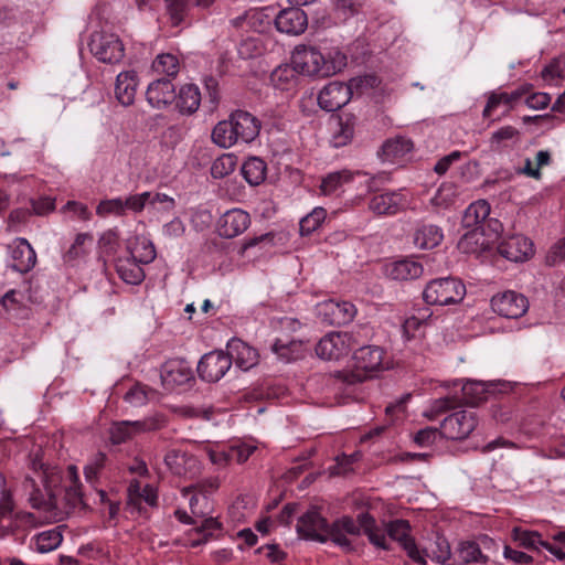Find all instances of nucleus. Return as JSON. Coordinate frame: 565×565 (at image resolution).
<instances>
[{"instance_id": "0e129e2a", "label": "nucleus", "mask_w": 565, "mask_h": 565, "mask_svg": "<svg viewBox=\"0 0 565 565\" xmlns=\"http://www.w3.org/2000/svg\"><path fill=\"white\" fill-rule=\"evenodd\" d=\"M204 87L206 90V103L210 105V110H214L220 103L218 82L213 76H209L204 79Z\"/></svg>"}, {"instance_id": "473e14b6", "label": "nucleus", "mask_w": 565, "mask_h": 565, "mask_svg": "<svg viewBox=\"0 0 565 565\" xmlns=\"http://www.w3.org/2000/svg\"><path fill=\"white\" fill-rule=\"evenodd\" d=\"M414 148L413 141L406 137L397 136L387 139L379 152L383 161L395 162L405 157Z\"/></svg>"}, {"instance_id": "680f3d73", "label": "nucleus", "mask_w": 565, "mask_h": 565, "mask_svg": "<svg viewBox=\"0 0 565 565\" xmlns=\"http://www.w3.org/2000/svg\"><path fill=\"white\" fill-rule=\"evenodd\" d=\"M124 399L134 407L142 406L148 401L145 386L135 384L124 396Z\"/></svg>"}, {"instance_id": "79ce46f5", "label": "nucleus", "mask_w": 565, "mask_h": 565, "mask_svg": "<svg viewBox=\"0 0 565 565\" xmlns=\"http://www.w3.org/2000/svg\"><path fill=\"white\" fill-rule=\"evenodd\" d=\"M420 553L425 559L428 557L439 564H445L451 555L450 545L448 541L443 536H437L434 545L429 550L425 548Z\"/></svg>"}, {"instance_id": "6ab92c4d", "label": "nucleus", "mask_w": 565, "mask_h": 565, "mask_svg": "<svg viewBox=\"0 0 565 565\" xmlns=\"http://www.w3.org/2000/svg\"><path fill=\"white\" fill-rule=\"evenodd\" d=\"M406 206L407 200L398 191L375 194L369 202V209L376 215H395Z\"/></svg>"}, {"instance_id": "5701e85b", "label": "nucleus", "mask_w": 565, "mask_h": 565, "mask_svg": "<svg viewBox=\"0 0 565 565\" xmlns=\"http://www.w3.org/2000/svg\"><path fill=\"white\" fill-rule=\"evenodd\" d=\"M146 99L157 109L166 108L175 99V87L170 78H158L148 85Z\"/></svg>"}, {"instance_id": "052dcab7", "label": "nucleus", "mask_w": 565, "mask_h": 565, "mask_svg": "<svg viewBox=\"0 0 565 565\" xmlns=\"http://www.w3.org/2000/svg\"><path fill=\"white\" fill-rule=\"evenodd\" d=\"M106 455L104 452H97L85 466L84 473L88 481H93L97 478L99 471L104 468L106 462Z\"/></svg>"}, {"instance_id": "c9c22d12", "label": "nucleus", "mask_w": 565, "mask_h": 565, "mask_svg": "<svg viewBox=\"0 0 565 565\" xmlns=\"http://www.w3.org/2000/svg\"><path fill=\"white\" fill-rule=\"evenodd\" d=\"M490 204L486 200L471 203L462 216V225L467 228L482 227L490 214Z\"/></svg>"}, {"instance_id": "f704fd0d", "label": "nucleus", "mask_w": 565, "mask_h": 565, "mask_svg": "<svg viewBox=\"0 0 565 565\" xmlns=\"http://www.w3.org/2000/svg\"><path fill=\"white\" fill-rule=\"evenodd\" d=\"M441 230L433 224H423L414 233V244L420 249H431L443 241Z\"/></svg>"}, {"instance_id": "2eb2a0df", "label": "nucleus", "mask_w": 565, "mask_h": 565, "mask_svg": "<svg viewBox=\"0 0 565 565\" xmlns=\"http://www.w3.org/2000/svg\"><path fill=\"white\" fill-rule=\"evenodd\" d=\"M160 377L162 385L172 390L194 380L190 363L185 359H171L161 366Z\"/></svg>"}, {"instance_id": "423d86ee", "label": "nucleus", "mask_w": 565, "mask_h": 565, "mask_svg": "<svg viewBox=\"0 0 565 565\" xmlns=\"http://www.w3.org/2000/svg\"><path fill=\"white\" fill-rule=\"evenodd\" d=\"M465 295V285L459 279L447 277L430 280L423 291V299L427 305L447 306L460 302Z\"/></svg>"}, {"instance_id": "2f4dec72", "label": "nucleus", "mask_w": 565, "mask_h": 565, "mask_svg": "<svg viewBox=\"0 0 565 565\" xmlns=\"http://www.w3.org/2000/svg\"><path fill=\"white\" fill-rule=\"evenodd\" d=\"M530 92V87L524 85L511 93L500 92V93H491L488 97L487 105L483 109L482 116L484 118H489L492 111L498 108L501 104L509 106L510 110L514 104H516L522 97L527 95Z\"/></svg>"}, {"instance_id": "a878e982", "label": "nucleus", "mask_w": 565, "mask_h": 565, "mask_svg": "<svg viewBox=\"0 0 565 565\" xmlns=\"http://www.w3.org/2000/svg\"><path fill=\"white\" fill-rule=\"evenodd\" d=\"M361 530L362 526L359 522L356 524V522L351 516L345 515L337 519L331 524L330 540L338 546L342 547L344 551L352 552L353 547L351 541L345 536V533L351 535H359Z\"/></svg>"}, {"instance_id": "a211bd4d", "label": "nucleus", "mask_w": 565, "mask_h": 565, "mask_svg": "<svg viewBox=\"0 0 565 565\" xmlns=\"http://www.w3.org/2000/svg\"><path fill=\"white\" fill-rule=\"evenodd\" d=\"M351 99V90L342 82H330L318 95V104L326 111H335Z\"/></svg>"}, {"instance_id": "13d9d810", "label": "nucleus", "mask_w": 565, "mask_h": 565, "mask_svg": "<svg viewBox=\"0 0 565 565\" xmlns=\"http://www.w3.org/2000/svg\"><path fill=\"white\" fill-rule=\"evenodd\" d=\"M96 213L99 216H106L108 214L125 215L124 200L120 198L103 200L99 202L96 209Z\"/></svg>"}, {"instance_id": "9b49d317", "label": "nucleus", "mask_w": 565, "mask_h": 565, "mask_svg": "<svg viewBox=\"0 0 565 565\" xmlns=\"http://www.w3.org/2000/svg\"><path fill=\"white\" fill-rule=\"evenodd\" d=\"M492 310L501 317L508 319H519L529 310L527 298L514 290L498 292L491 298Z\"/></svg>"}, {"instance_id": "69168bd1", "label": "nucleus", "mask_w": 565, "mask_h": 565, "mask_svg": "<svg viewBox=\"0 0 565 565\" xmlns=\"http://www.w3.org/2000/svg\"><path fill=\"white\" fill-rule=\"evenodd\" d=\"M151 198V192H143L140 194L129 195L124 200L125 212L130 210L135 213H139L143 210L146 204Z\"/></svg>"}, {"instance_id": "7ed1b4c3", "label": "nucleus", "mask_w": 565, "mask_h": 565, "mask_svg": "<svg viewBox=\"0 0 565 565\" xmlns=\"http://www.w3.org/2000/svg\"><path fill=\"white\" fill-rule=\"evenodd\" d=\"M384 351L377 345L361 347L354 352V369L335 371L333 377L353 385L372 379L376 372L383 369Z\"/></svg>"}, {"instance_id": "e433bc0d", "label": "nucleus", "mask_w": 565, "mask_h": 565, "mask_svg": "<svg viewBox=\"0 0 565 565\" xmlns=\"http://www.w3.org/2000/svg\"><path fill=\"white\" fill-rule=\"evenodd\" d=\"M266 162L258 157L248 158L242 166V174L250 185L260 184L266 178Z\"/></svg>"}, {"instance_id": "b1692460", "label": "nucleus", "mask_w": 565, "mask_h": 565, "mask_svg": "<svg viewBox=\"0 0 565 565\" xmlns=\"http://www.w3.org/2000/svg\"><path fill=\"white\" fill-rule=\"evenodd\" d=\"M227 356L243 371H248L258 364V352L241 339L233 338L227 343Z\"/></svg>"}, {"instance_id": "4d7b16f0", "label": "nucleus", "mask_w": 565, "mask_h": 565, "mask_svg": "<svg viewBox=\"0 0 565 565\" xmlns=\"http://www.w3.org/2000/svg\"><path fill=\"white\" fill-rule=\"evenodd\" d=\"M222 529V524L214 518H207L203 520L202 524L195 529V532L199 534H203V537L200 540H195L191 543L192 546H199L205 542H207L211 537H213L214 531H220Z\"/></svg>"}, {"instance_id": "58836bf2", "label": "nucleus", "mask_w": 565, "mask_h": 565, "mask_svg": "<svg viewBox=\"0 0 565 565\" xmlns=\"http://www.w3.org/2000/svg\"><path fill=\"white\" fill-rule=\"evenodd\" d=\"M152 70L157 74L166 75V78H174L180 71L179 60L170 53L159 54L152 63Z\"/></svg>"}, {"instance_id": "774afa93", "label": "nucleus", "mask_w": 565, "mask_h": 565, "mask_svg": "<svg viewBox=\"0 0 565 565\" xmlns=\"http://www.w3.org/2000/svg\"><path fill=\"white\" fill-rule=\"evenodd\" d=\"M256 447L249 445H234L228 447L230 450V459L232 461H236L237 463L245 462L250 455L255 451Z\"/></svg>"}, {"instance_id": "a18cd8bd", "label": "nucleus", "mask_w": 565, "mask_h": 565, "mask_svg": "<svg viewBox=\"0 0 565 565\" xmlns=\"http://www.w3.org/2000/svg\"><path fill=\"white\" fill-rule=\"evenodd\" d=\"M327 212L323 207H316L311 213L300 220L299 231L302 236L310 235L324 221Z\"/></svg>"}, {"instance_id": "6e6d98bb", "label": "nucleus", "mask_w": 565, "mask_h": 565, "mask_svg": "<svg viewBox=\"0 0 565 565\" xmlns=\"http://www.w3.org/2000/svg\"><path fill=\"white\" fill-rule=\"evenodd\" d=\"M220 487V479L217 477H210L205 478L203 480H200L189 487H185L183 489V493L188 494L190 492H196L202 495H206L209 493H212L216 491Z\"/></svg>"}, {"instance_id": "c756f323", "label": "nucleus", "mask_w": 565, "mask_h": 565, "mask_svg": "<svg viewBox=\"0 0 565 565\" xmlns=\"http://www.w3.org/2000/svg\"><path fill=\"white\" fill-rule=\"evenodd\" d=\"M423 265L414 259L405 258L386 265V275L394 280H412L423 275Z\"/></svg>"}, {"instance_id": "e2e57ef3", "label": "nucleus", "mask_w": 565, "mask_h": 565, "mask_svg": "<svg viewBox=\"0 0 565 565\" xmlns=\"http://www.w3.org/2000/svg\"><path fill=\"white\" fill-rule=\"evenodd\" d=\"M204 87L206 90V103L210 105V110H214L220 103L218 82L213 76H209L204 79Z\"/></svg>"}, {"instance_id": "72a5a7b5", "label": "nucleus", "mask_w": 565, "mask_h": 565, "mask_svg": "<svg viewBox=\"0 0 565 565\" xmlns=\"http://www.w3.org/2000/svg\"><path fill=\"white\" fill-rule=\"evenodd\" d=\"M116 271L127 284L138 285L145 279V271L135 256L128 255L116 260Z\"/></svg>"}, {"instance_id": "c85d7f7f", "label": "nucleus", "mask_w": 565, "mask_h": 565, "mask_svg": "<svg viewBox=\"0 0 565 565\" xmlns=\"http://www.w3.org/2000/svg\"><path fill=\"white\" fill-rule=\"evenodd\" d=\"M356 521L362 526L363 533L374 546L382 550L391 548L386 539L387 531L385 524H383V526H379L375 519L369 512L360 513Z\"/></svg>"}, {"instance_id": "cd10ccee", "label": "nucleus", "mask_w": 565, "mask_h": 565, "mask_svg": "<svg viewBox=\"0 0 565 565\" xmlns=\"http://www.w3.org/2000/svg\"><path fill=\"white\" fill-rule=\"evenodd\" d=\"M202 100L201 92L195 84L188 83L175 93L174 105L181 115H193L198 111Z\"/></svg>"}, {"instance_id": "ea45409f", "label": "nucleus", "mask_w": 565, "mask_h": 565, "mask_svg": "<svg viewBox=\"0 0 565 565\" xmlns=\"http://www.w3.org/2000/svg\"><path fill=\"white\" fill-rule=\"evenodd\" d=\"M457 554L459 559L465 564L488 562V556L482 554L479 544L476 542H461L458 546Z\"/></svg>"}, {"instance_id": "1a4fd4ad", "label": "nucleus", "mask_w": 565, "mask_h": 565, "mask_svg": "<svg viewBox=\"0 0 565 565\" xmlns=\"http://www.w3.org/2000/svg\"><path fill=\"white\" fill-rule=\"evenodd\" d=\"M478 425L475 412L458 411L447 416L440 425V434L451 440H462L470 436Z\"/></svg>"}, {"instance_id": "37998d69", "label": "nucleus", "mask_w": 565, "mask_h": 565, "mask_svg": "<svg viewBox=\"0 0 565 565\" xmlns=\"http://www.w3.org/2000/svg\"><path fill=\"white\" fill-rule=\"evenodd\" d=\"M63 541V535L58 529L41 532L36 535L35 545L40 553H47L57 548Z\"/></svg>"}, {"instance_id": "6e6552de", "label": "nucleus", "mask_w": 565, "mask_h": 565, "mask_svg": "<svg viewBox=\"0 0 565 565\" xmlns=\"http://www.w3.org/2000/svg\"><path fill=\"white\" fill-rule=\"evenodd\" d=\"M90 53L103 63H119L125 56V46L117 34L96 31L88 42Z\"/></svg>"}, {"instance_id": "20e7f679", "label": "nucleus", "mask_w": 565, "mask_h": 565, "mask_svg": "<svg viewBox=\"0 0 565 565\" xmlns=\"http://www.w3.org/2000/svg\"><path fill=\"white\" fill-rule=\"evenodd\" d=\"M445 385L461 386V396L450 395L438 398L434 403V409L438 413L454 409L461 405H469L472 407L479 406L481 403L488 401L493 393V384L482 381H466L461 383L460 380L446 382Z\"/></svg>"}, {"instance_id": "9d476101", "label": "nucleus", "mask_w": 565, "mask_h": 565, "mask_svg": "<svg viewBox=\"0 0 565 565\" xmlns=\"http://www.w3.org/2000/svg\"><path fill=\"white\" fill-rule=\"evenodd\" d=\"M355 340L348 332H329L316 345V353L323 360H339L350 353Z\"/></svg>"}, {"instance_id": "39448f33", "label": "nucleus", "mask_w": 565, "mask_h": 565, "mask_svg": "<svg viewBox=\"0 0 565 565\" xmlns=\"http://www.w3.org/2000/svg\"><path fill=\"white\" fill-rule=\"evenodd\" d=\"M168 425L163 414H154L142 420L114 422L109 428V439L113 445H120L141 433L157 431Z\"/></svg>"}, {"instance_id": "8fccbe9b", "label": "nucleus", "mask_w": 565, "mask_h": 565, "mask_svg": "<svg viewBox=\"0 0 565 565\" xmlns=\"http://www.w3.org/2000/svg\"><path fill=\"white\" fill-rule=\"evenodd\" d=\"M268 10V8L254 10L246 15L248 25L256 32H265L270 26L271 22H274V18L267 13Z\"/></svg>"}, {"instance_id": "864d4df0", "label": "nucleus", "mask_w": 565, "mask_h": 565, "mask_svg": "<svg viewBox=\"0 0 565 565\" xmlns=\"http://www.w3.org/2000/svg\"><path fill=\"white\" fill-rule=\"evenodd\" d=\"M129 255L140 264H149L156 258V249L151 242L141 241L129 249Z\"/></svg>"}, {"instance_id": "49530a36", "label": "nucleus", "mask_w": 565, "mask_h": 565, "mask_svg": "<svg viewBox=\"0 0 565 565\" xmlns=\"http://www.w3.org/2000/svg\"><path fill=\"white\" fill-rule=\"evenodd\" d=\"M520 131L513 126H504L494 131L490 139L489 145L492 151H499L502 147L507 146V142L518 138Z\"/></svg>"}, {"instance_id": "bf43d9fd", "label": "nucleus", "mask_w": 565, "mask_h": 565, "mask_svg": "<svg viewBox=\"0 0 565 565\" xmlns=\"http://www.w3.org/2000/svg\"><path fill=\"white\" fill-rule=\"evenodd\" d=\"M167 4L168 13L171 18L172 24H180L186 13L188 2L186 0H164Z\"/></svg>"}, {"instance_id": "338daca9", "label": "nucleus", "mask_w": 565, "mask_h": 565, "mask_svg": "<svg viewBox=\"0 0 565 565\" xmlns=\"http://www.w3.org/2000/svg\"><path fill=\"white\" fill-rule=\"evenodd\" d=\"M565 259V237L558 239L547 252L545 263L555 266Z\"/></svg>"}, {"instance_id": "ddd939ff", "label": "nucleus", "mask_w": 565, "mask_h": 565, "mask_svg": "<svg viewBox=\"0 0 565 565\" xmlns=\"http://www.w3.org/2000/svg\"><path fill=\"white\" fill-rule=\"evenodd\" d=\"M231 369V358L224 351H212L204 354L198 363V374L202 381L215 383Z\"/></svg>"}, {"instance_id": "393cba45", "label": "nucleus", "mask_w": 565, "mask_h": 565, "mask_svg": "<svg viewBox=\"0 0 565 565\" xmlns=\"http://www.w3.org/2000/svg\"><path fill=\"white\" fill-rule=\"evenodd\" d=\"M13 270L25 274L29 273L36 264V254L30 243L22 237L14 241L11 250Z\"/></svg>"}, {"instance_id": "de8ad7c7", "label": "nucleus", "mask_w": 565, "mask_h": 565, "mask_svg": "<svg viewBox=\"0 0 565 565\" xmlns=\"http://www.w3.org/2000/svg\"><path fill=\"white\" fill-rule=\"evenodd\" d=\"M297 71L295 65H280L275 68L270 75V81L275 87L284 90L288 85L295 81Z\"/></svg>"}, {"instance_id": "f03ea898", "label": "nucleus", "mask_w": 565, "mask_h": 565, "mask_svg": "<svg viewBox=\"0 0 565 565\" xmlns=\"http://www.w3.org/2000/svg\"><path fill=\"white\" fill-rule=\"evenodd\" d=\"M291 63L301 75L324 78L347 66V55L339 50L323 54L313 46L300 45L292 52Z\"/></svg>"}, {"instance_id": "bb28decb", "label": "nucleus", "mask_w": 565, "mask_h": 565, "mask_svg": "<svg viewBox=\"0 0 565 565\" xmlns=\"http://www.w3.org/2000/svg\"><path fill=\"white\" fill-rule=\"evenodd\" d=\"M458 248L465 254L480 255L492 248V239L487 238L483 226L475 227L461 236L458 242Z\"/></svg>"}, {"instance_id": "aec40b11", "label": "nucleus", "mask_w": 565, "mask_h": 565, "mask_svg": "<svg viewBox=\"0 0 565 565\" xmlns=\"http://www.w3.org/2000/svg\"><path fill=\"white\" fill-rule=\"evenodd\" d=\"M230 121L238 141L252 142L259 135L260 121L246 110L237 109L230 116Z\"/></svg>"}, {"instance_id": "412c9836", "label": "nucleus", "mask_w": 565, "mask_h": 565, "mask_svg": "<svg viewBox=\"0 0 565 565\" xmlns=\"http://www.w3.org/2000/svg\"><path fill=\"white\" fill-rule=\"evenodd\" d=\"M499 254L511 262H524L533 255V243L523 235H513L498 245Z\"/></svg>"}, {"instance_id": "4468645a", "label": "nucleus", "mask_w": 565, "mask_h": 565, "mask_svg": "<svg viewBox=\"0 0 565 565\" xmlns=\"http://www.w3.org/2000/svg\"><path fill=\"white\" fill-rule=\"evenodd\" d=\"M318 315L321 321L327 324L343 326L354 319L356 309L349 301L330 299L318 305Z\"/></svg>"}, {"instance_id": "4be33fe9", "label": "nucleus", "mask_w": 565, "mask_h": 565, "mask_svg": "<svg viewBox=\"0 0 565 565\" xmlns=\"http://www.w3.org/2000/svg\"><path fill=\"white\" fill-rule=\"evenodd\" d=\"M249 225V214L241 209H233L222 215L218 234L225 238H233L243 234Z\"/></svg>"}, {"instance_id": "7c9ffc66", "label": "nucleus", "mask_w": 565, "mask_h": 565, "mask_svg": "<svg viewBox=\"0 0 565 565\" xmlns=\"http://www.w3.org/2000/svg\"><path fill=\"white\" fill-rule=\"evenodd\" d=\"M137 85V73L135 71H125L117 75L115 95L121 105L130 106L134 104Z\"/></svg>"}, {"instance_id": "c03bdc74", "label": "nucleus", "mask_w": 565, "mask_h": 565, "mask_svg": "<svg viewBox=\"0 0 565 565\" xmlns=\"http://www.w3.org/2000/svg\"><path fill=\"white\" fill-rule=\"evenodd\" d=\"M237 158L232 153H223L216 158L211 167V175L214 179H223L231 174L236 167Z\"/></svg>"}, {"instance_id": "3c124183", "label": "nucleus", "mask_w": 565, "mask_h": 565, "mask_svg": "<svg viewBox=\"0 0 565 565\" xmlns=\"http://www.w3.org/2000/svg\"><path fill=\"white\" fill-rule=\"evenodd\" d=\"M86 242H93V236L88 233H79L76 235L74 243L64 254V260L66 263L74 262L87 254L85 248Z\"/></svg>"}, {"instance_id": "dca6fc26", "label": "nucleus", "mask_w": 565, "mask_h": 565, "mask_svg": "<svg viewBox=\"0 0 565 565\" xmlns=\"http://www.w3.org/2000/svg\"><path fill=\"white\" fill-rule=\"evenodd\" d=\"M387 535L392 541L398 542L402 547L406 551L408 557L414 562L426 565L425 558L422 556L416 543L409 537L411 526L406 520H394L385 523Z\"/></svg>"}, {"instance_id": "5fc2aeb1", "label": "nucleus", "mask_w": 565, "mask_h": 565, "mask_svg": "<svg viewBox=\"0 0 565 565\" xmlns=\"http://www.w3.org/2000/svg\"><path fill=\"white\" fill-rule=\"evenodd\" d=\"M457 196L456 188L452 183H444L431 199L435 206L448 207Z\"/></svg>"}, {"instance_id": "f8f14e48", "label": "nucleus", "mask_w": 565, "mask_h": 565, "mask_svg": "<svg viewBox=\"0 0 565 565\" xmlns=\"http://www.w3.org/2000/svg\"><path fill=\"white\" fill-rule=\"evenodd\" d=\"M296 527L298 534L306 540L326 543L331 536V524L315 507L299 518Z\"/></svg>"}, {"instance_id": "0eeeda50", "label": "nucleus", "mask_w": 565, "mask_h": 565, "mask_svg": "<svg viewBox=\"0 0 565 565\" xmlns=\"http://www.w3.org/2000/svg\"><path fill=\"white\" fill-rule=\"evenodd\" d=\"M60 495H57V507L64 510L61 516L53 515L52 520L54 522H60L64 520L73 510L81 509L85 510L87 504L83 499V493L81 491V483L76 473V468L74 466L68 467L67 480H64L62 477Z\"/></svg>"}, {"instance_id": "603ef678", "label": "nucleus", "mask_w": 565, "mask_h": 565, "mask_svg": "<svg viewBox=\"0 0 565 565\" xmlns=\"http://www.w3.org/2000/svg\"><path fill=\"white\" fill-rule=\"evenodd\" d=\"M190 460L192 458H188L185 452L175 449L169 450L164 456V463L177 476L184 473V465Z\"/></svg>"}, {"instance_id": "f3484780", "label": "nucleus", "mask_w": 565, "mask_h": 565, "mask_svg": "<svg viewBox=\"0 0 565 565\" xmlns=\"http://www.w3.org/2000/svg\"><path fill=\"white\" fill-rule=\"evenodd\" d=\"M276 29L289 35H299L308 26V18L299 7H291L280 10L274 17Z\"/></svg>"}, {"instance_id": "a19ab883", "label": "nucleus", "mask_w": 565, "mask_h": 565, "mask_svg": "<svg viewBox=\"0 0 565 565\" xmlns=\"http://www.w3.org/2000/svg\"><path fill=\"white\" fill-rule=\"evenodd\" d=\"M353 179L352 172L349 170L335 171L329 173L321 182V191L326 195L334 193L341 185Z\"/></svg>"}, {"instance_id": "f257e3e1", "label": "nucleus", "mask_w": 565, "mask_h": 565, "mask_svg": "<svg viewBox=\"0 0 565 565\" xmlns=\"http://www.w3.org/2000/svg\"><path fill=\"white\" fill-rule=\"evenodd\" d=\"M32 469L36 479L26 476L22 481V491L33 509L42 511L46 518L52 520L53 515L61 516L64 512L56 504L62 483V471L57 467L43 463L34 458Z\"/></svg>"}, {"instance_id": "4c0bfd02", "label": "nucleus", "mask_w": 565, "mask_h": 565, "mask_svg": "<svg viewBox=\"0 0 565 565\" xmlns=\"http://www.w3.org/2000/svg\"><path fill=\"white\" fill-rule=\"evenodd\" d=\"M233 126L228 120H222L215 125L212 130V140L215 145L221 148L227 149L238 142L237 136H235Z\"/></svg>"}, {"instance_id": "09e8293b", "label": "nucleus", "mask_w": 565, "mask_h": 565, "mask_svg": "<svg viewBox=\"0 0 565 565\" xmlns=\"http://www.w3.org/2000/svg\"><path fill=\"white\" fill-rule=\"evenodd\" d=\"M513 539L520 546L533 551H539L544 542L537 532L525 531L518 527L513 530Z\"/></svg>"}]
</instances>
